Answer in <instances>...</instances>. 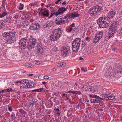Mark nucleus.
Listing matches in <instances>:
<instances>
[{
    "instance_id": "ddd939ff",
    "label": "nucleus",
    "mask_w": 122,
    "mask_h": 122,
    "mask_svg": "<svg viewBox=\"0 0 122 122\" xmlns=\"http://www.w3.org/2000/svg\"><path fill=\"white\" fill-rule=\"evenodd\" d=\"M116 12L113 10L109 11L107 14L108 17L110 19L113 18L115 16Z\"/></svg>"
},
{
    "instance_id": "bf43d9fd",
    "label": "nucleus",
    "mask_w": 122,
    "mask_h": 122,
    "mask_svg": "<svg viewBox=\"0 0 122 122\" xmlns=\"http://www.w3.org/2000/svg\"><path fill=\"white\" fill-rule=\"evenodd\" d=\"M117 73H122V69H121V70L120 71L119 70L117 71Z\"/></svg>"
},
{
    "instance_id": "aec40b11",
    "label": "nucleus",
    "mask_w": 122,
    "mask_h": 122,
    "mask_svg": "<svg viewBox=\"0 0 122 122\" xmlns=\"http://www.w3.org/2000/svg\"><path fill=\"white\" fill-rule=\"evenodd\" d=\"M88 88V90L90 92L91 91L92 92H95L97 91L96 89H95L94 87L92 86H89Z\"/></svg>"
},
{
    "instance_id": "dca6fc26",
    "label": "nucleus",
    "mask_w": 122,
    "mask_h": 122,
    "mask_svg": "<svg viewBox=\"0 0 122 122\" xmlns=\"http://www.w3.org/2000/svg\"><path fill=\"white\" fill-rule=\"evenodd\" d=\"M57 9L56 8L53 9V10L51 11L52 12L51 13V15L50 16V17H51L53 15H55L56 16L59 15V14H58V11H57Z\"/></svg>"
},
{
    "instance_id": "13d9d810",
    "label": "nucleus",
    "mask_w": 122,
    "mask_h": 122,
    "mask_svg": "<svg viewBox=\"0 0 122 122\" xmlns=\"http://www.w3.org/2000/svg\"><path fill=\"white\" fill-rule=\"evenodd\" d=\"M109 36L108 35L107 36H107H106L105 37H104V39L105 40H108L109 39H108V37H109Z\"/></svg>"
},
{
    "instance_id": "5701e85b",
    "label": "nucleus",
    "mask_w": 122,
    "mask_h": 122,
    "mask_svg": "<svg viewBox=\"0 0 122 122\" xmlns=\"http://www.w3.org/2000/svg\"><path fill=\"white\" fill-rule=\"evenodd\" d=\"M102 32H100L97 33L96 36L97 37H98L99 39H100L102 38Z\"/></svg>"
},
{
    "instance_id": "3c124183",
    "label": "nucleus",
    "mask_w": 122,
    "mask_h": 122,
    "mask_svg": "<svg viewBox=\"0 0 122 122\" xmlns=\"http://www.w3.org/2000/svg\"><path fill=\"white\" fill-rule=\"evenodd\" d=\"M34 103V102L33 101H32V102L31 101V102H30L29 103L30 105L31 106H32L33 105Z\"/></svg>"
},
{
    "instance_id": "f257e3e1",
    "label": "nucleus",
    "mask_w": 122,
    "mask_h": 122,
    "mask_svg": "<svg viewBox=\"0 0 122 122\" xmlns=\"http://www.w3.org/2000/svg\"><path fill=\"white\" fill-rule=\"evenodd\" d=\"M110 21L102 17L99 18L97 21V23L99 27L102 28L107 27L110 24Z\"/></svg>"
},
{
    "instance_id": "052dcab7",
    "label": "nucleus",
    "mask_w": 122,
    "mask_h": 122,
    "mask_svg": "<svg viewBox=\"0 0 122 122\" xmlns=\"http://www.w3.org/2000/svg\"><path fill=\"white\" fill-rule=\"evenodd\" d=\"M66 3V0L64 2L62 3V4L63 5H65Z\"/></svg>"
},
{
    "instance_id": "603ef678",
    "label": "nucleus",
    "mask_w": 122,
    "mask_h": 122,
    "mask_svg": "<svg viewBox=\"0 0 122 122\" xmlns=\"http://www.w3.org/2000/svg\"><path fill=\"white\" fill-rule=\"evenodd\" d=\"M8 110L9 111H11L12 110V108L11 107L9 106H8Z\"/></svg>"
},
{
    "instance_id": "c9c22d12",
    "label": "nucleus",
    "mask_w": 122,
    "mask_h": 122,
    "mask_svg": "<svg viewBox=\"0 0 122 122\" xmlns=\"http://www.w3.org/2000/svg\"><path fill=\"white\" fill-rule=\"evenodd\" d=\"M7 14L5 12H1V15L0 16V17H1V18L3 17Z\"/></svg>"
},
{
    "instance_id": "79ce46f5",
    "label": "nucleus",
    "mask_w": 122,
    "mask_h": 122,
    "mask_svg": "<svg viewBox=\"0 0 122 122\" xmlns=\"http://www.w3.org/2000/svg\"><path fill=\"white\" fill-rule=\"evenodd\" d=\"M61 1L60 0H58L55 3L56 4L59 5L61 3Z\"/></svg>"
},
{
    "instance_id": "6ab92c4d",
    "label": "nucleus",
    "mask_w": 122,
    "mask_h": 122,
    "mask_svg": "<svg viewBox=\"0 0 122 122\" xmlns=\"http://www.w3.org/2000/svg\"><path fill=\"white\" fill-rule=\"evenodd\" d=\"M12 31H10L7 33L5 32L3 34V36L6 38H8L10 36V33H11Z\"/></svg>"
},
{
    "instance_id": "4be33fe9",
    "label": "nucleus",
    "mask_w": 122,
    "mask_h": 122,
    "mask_svg": "<svg viewBox=\"0 0 122 122\" xmlns=\"http://www.w3.org/2000/svg\"><path fill=\"white\" fill-rule=\"evenodd\" d=\"M48 11L47 10H44V12H42L41 14L44 16L48 17L49 14Z\"/></svg>"
},
{
    "instance_id": "7ed1b4c3",
    "label": "nucleus",
    "mask_w": 122,
    "mask_h": 122,
    "mask_svg": "<svg viewBox=\"0 0 122 122\" xmlns=\"http://www.w3.org/2000/svg\"><path fill=\"white\" fill-rule=\"evenodd\" d=\"M81 40L80 38H76L73 41L72 45V50L73 52H77L79 50L80 46Z\"/></svg>"
},
{
    "instance_id": "20e7f679",
    "label": "nucleus",
    "mask_w": 122,
    "mask_h": 122,
    "mask_svg": "<svg viewBox=\"0 0 122 122\" xmlns=\"http://www.w3.org/2000/svg\"><path fill=\"white\" fill-rule=\"evenodd\" d=\"M61 51V55L64 57L68 56L70 53V47L68 46H63L62 48Z\"/></svg>"
},
{
    "instance_id": "2f4dec72",
    "label": "nucleus",
    "mask_w": 122,
    "mask_h": 122,
    "mask_svg": "<svg viewBox=\"0 0 122 122\" xmlns=\"http://www.w3.org/2000/svg\"><path fill=\"white\" fill-rule=\"evenodd\" d=\"M108 96L107 93H104L102 94V97L104 98L107 99Z\"/></svg>"
},
{
    "instance_id": "ea45409f",
    "label": "nucleus",
    "mask_w": 122,
    "mask_h": 122,
    "mask_svg": "<svg viewBox=\"0 0 122 122\" xmlns=\"http://www.w3.org/2000/svg\"><path fill=\"white\" fill-rule=\"evenodd\" d=\"M117 22L116 21H114L113 23L111 25V26H113V25H114L115 26V27H116L117 26Z\"/></svg>"
},
{
    "instance_id": "423d86ee",
    "label": "nucleus",
    "mask_w": 122,
    "mask_h": 122,
    "mask_svg": "<svg viewBox=\"0 0 122 122\" xmlns=\"http://www.w3.org/2000/svg\"><path fill=\"white\" fill-rule=\"evenodd\" d=\"M36 40L34 38H30L28 42L27 47L29 49H31L34 48L36 43Z\"/></svg>"
},
{
    "instance_id": "2eb2a0df",
    "label": "nucleus",
    "mask_w": 122,
    "mask_h": 122,
    "mask_svg": "<svg viewBox=\"0 0 122 122\" xmlns=\"http://www.w3.org/2000/svg\"><path fill=\"white\" fill-rule=\"evenodd\" d=\"M34 83L33 82L29 81L28 83L24 87L27 88H31L34 86Z\"/></svg>"
},
{
    "instance_id": "7c9ffc66",
    "label": "nucleus",
    "mask_w": 122,
    "mask_h": 122,
    "mask_svg": "<svg viewBox=\"0 0 122 122\" xmlns=\"http://www.w3.org/2000/svg\"><path fill=\"white\" fill-rule=\"evenodd\" d=\"M72 17H78L80 16V15L77 13H72Z\"/></svg>"
},
{
    "instance_id": "864d4df0",
    "label": "nucleus",
    "mask_w": 122,
    "mask_h": 122,
    "mask_svg": "<svg viewBox=\"0 0 122 122\" xmlns=\"http://www.w3.org/2000/svg\"><path fill=\"white\" fill-rule=\"evenodd\" d=\"M0 24H1L2 25H3V26H4L5 25V24L4 23V22L3 21H1L0 22Z\"/></svg>"
},
{
    "instance_id": "412c9836",
    "label": "nucleus",
    "mask_w": 122,
    "mask_h": 122,
    "mask_svg": "<svg viewBox=\"0 0 122 122\" xmlns=\"http://www.w3.org/2000/svg\"><path fill=\"white\" fill-rule=\"evenodd\" d=\"M115 34H117L116 33L111 32V33H110L109 34H108L109 37H108V39H109L111 37H114L115 36H117Z\"/></svg>"
},
{
    "instance_id": "338daca9",
    "label": "nucleus",
    "mask_w": 122,
    "mask_h": 122,
    "mask_svg": "<svg viewBox=\"0 0 122 122\" xmlns=\"http://www.w3.org/2000/svg\"><path fill=\"white\" fill-rule=\"evenodd\" d=\"M6 92H10V89H6Z\"/></svg>"
},
{
    "instance_id": "f8f14e48",
    "label": "nucleus",
    "mask_w": 122,
    "mask_h": 122,
    "mask_svg": "<svg viewBox=\"0 0 122 122\" xmlns=\"http://www.w3.org/2000/svg\"><path fill=\"white\" fill-rule=\"evenodd\" d=\"M38 54H40L42 53L43 51V50L42 46V44L41 43H40L37 46V49Z\"/></svg>"
},
{
    "instance_id": "9b49d317",
    "label": "nucleus",
    "mask_w": 122,
    "mask_h": 122,
    "mask_svg": "<svg viewBox=\"0 0 122 122\" xmlns=\"http://www.w3.org/2000/svg\"><path fill=\"white\" fill-rule=\"evenodd\" d=\"M95 9L96 10V11L98 15L101 12L102 10V7L99 5H96L93 6Z\"/></svg>"
},
{
    "instance_id": "c756f323",
    "label": "nucleus",
    "mask_w": 122,
    "mask_h": 122,
    "mask_svg": "<svg viewBox=\"0 0 122 122\" xmlns=\"http://www.w3.org/2000/svg\"><path fill=\"white\" fill-rule=\"evenodd\" d=\"M96 36H95V38L93 40V42L94 43H96L100 40V39H99L98 37H97Z\"/></svg>"
},
{
    "instance_id": "39448f33",
    "label": "nucleus",
    "mask_w": 122,
    "mask_h": 122,
    "mask_svg": "<svg viewBox=\"0 0 122 122\" xmlns=\"http://www.w3.org/2000/svg\"><path fill=\"white\" fill-rule=\"evenodd\" d=\"M15 32L12 31L11 33H10V36L6 41L7 43L11 44L16 41V36L15 35Z\"/></svg>"
},
{
    "instance_id": "774afa93",
    "label": "nucleus",
    "mask_w": 122,
    "mask_h": 122,
    "mask_svg": "<svg viewBox=\"0 0 122 122\" xmlns=\"http://www.w3.org/2000/svg\"><path fill=\"white\" fill-rule=\"evenodd\" d=\"M84 122H89V121L87 119H85L84 121Z\"/></svg>"
},
{
    "instance_id": "c03bdc74",
    "label": "nucleus",
    "mask_w": 122,
    "mask_h": 122,
    "mask_svg": "<svg viewBox=\"0 0 122 122\" xmlns=\"http://www.w3.org/2000/svg\"><path fill=\"white\" fill-rule=\"evenodd\" d=\"M68 93H72L74 94H76V92L75 91H69Z\"/></svg>"
},
{
    "instance_id": "473e14b6",
    "label": "nucleus",
    "mask_w": 122,
    "mask_h": 122,
    "mask_svg": "<svg viewBox=\"0 0 122 122\" xmlns=\"http://www.w3.org/2000/svg\"><path fill=\"white\" fill-rule=\"evenodd\" d=\"M54 110L55 112H57L56 114L58 115V116H59L61 114V112H59V109L58 108L56 109L55 108L54 109Z\"/></svg>"
},
{
    "instance_id": "8fccbe9b",
    "label": "nucleus",
    "mask_w": 122,
    "mask_h": 122,
    "mask_svg": "<svg viewBox=\"0 0 122 122\" xmlns=\"http://www.w3.org/2000/svg\"><path fill=\"white\" fill-rule=\"evenodd\" d=\"M76 93L75 94H81V92L80 91H76Z\"/></svg>"
},
{
    "instance_id": "37998d69",
    "label": "nucleus",
    "mask_w": 122,
    "mask_h": 122,
    "mask_svg": "<svg viewBox=\"0 0 122 122\" xmlns=\"http://www.w3.org/2000/svg\"><path fill=\"white\" fill-rule=\"evenodd\" d=\"M72 28L71 27H70L67 29V31L71 33Z\"/></svg>"
},
{
    "instance_id": "9d476101",
    "label": "nucleus",
    "mask_w": 122,
    "mask_h": 122,
    "mask_svg": "<svg viewBox=\"0 0 122 122\" xmlns=\"http://www.w3.org/2000/svg\"><path fill=\"white\" fill-rule=\"evenodd\" d=\"M40 26L39 24L38 23H34L30 25L29 29L33 30H37L39 28Z\"/></svg>"
},
{
    "instance_id": "72a5a7b5",
    "label": "nucleus",
    "mask_w": 122,
    "mask_h": 122,
    "mask_svg": "<svg viewBox=\"0 0 122 122\" xmlns=\"http://www.w3.org/2000/svg\"><path fill=\"white\" fill-rule=\"evenodd\" d=\"M24 5L21 3H20V4L19 7L18 9L20 10H22L23 9Z\"/></svg>"
},
{
    "instance_id": "4d7b16f0",
    "label": "nucleus",
    "mask_w": 122,
    "mask_h": 122,
    "mask_svg": "<svg viewBox=\"0 0 122 122\" xmlns=\"http://www.w3.org/2000/svg\"><path fill=\"white\" fill-rule=\"evenodd\" d=\"M25 80H23L20 81V83H22L23 84H24V81Z\"/></svg>"
},
{
    "instance_id": "a19ab883",
    "label": "nucleus",
    "mask_w": 122,
    "mask_h": 122,
    "mask_svg": "<svg viewBox=\"0 0 122 122\" xmlns=\"http://www.w3.org/2000/svg\"><path fill=\"white\" fill-rule=\"evenodd\" d=\"M87 42L85 41V40H83V41L82 42V44L83 45L85 46L87 44Z\"/></svg>"
},
{
    "instance_id": "393cba45",
    "label": "nucleus",
    "mask_w": 122,
    "mask_h": 122,
    "mask_svg": "<svg viewBox=\"0 0 122 122\" xmlns=\"http://www.w3.org/2000/svg\"><path fill=\"white\" fill-rule=\"evenodd\" d=\"M117 34H115L117 36H119L122 35V28L121 27V29H120L118 31Z\"/></svg>"
},
{
    "instance_id": "f704fd0d",
    "label": "nucleus",
    "mask_w": 122,
    "mask_h": 122,
    "mask_svg": "<svg viewBox=\"0 0 122 122\" xmlns=\"http://www.w3.org/2000/svg\"><path fill=\"white\" fill-rule=\"evenodd\" d=\"M66 16L69 19L72 18V13H69L66 15Z\"/></svg>"
},
{
    "instance_id": "1a4fd4ad",
    "label": "nucleus",
    "mask_w": 122,
    "mask_h": 122,
    "mask_svg": "<svg viewBox=\"0 0 122 122\" xmlns=\"http://www.w3.org/2000/svg\"><path fill=\"white\" fill-rule=\"evenodd\" d=\"M88 13L92 17L96 16L98 15L96 11V10L93 7L90 8L88 11Z\"/></svg>"
},
{
    "instance_id": "0eeeda50",
    "label": "nucleus",
    "mask_w": 122,
    "mask_h": 122,
    "mask_svg": "<svg viewBox=\"0 0 122 122\" xmlns=\"http://www.w3.org/2000/svg\"><path fill=\"white\" fill-rule=\"evenodd\" d=\"M27 40V38L26 37L22 38L21 39L19 42V46L21 49L25 48Z\"/></svg>"
},
{
    "instance_id": "b1692460",
    "label": "nucleus",
    "mask_w": 122,
    "mask_h": 122,
    "mask_svg": "<svg viewBox=\"0 0 122 122\" xmlns=\"http://www.w3.org/2000/svg\"><path fill=\"white\" fill-rule=\"evenodd\" d=\"M44 90V88H43L37 89L34 90H33L31 91L33 92H42Z\"/></svg>"
},
{
    "instance_id": "e2e57ef3",
    "label": "nucleus",
    "mask_w": 122,
    "mask_h": 122,
    "mask_svg": "<svg viewBox=\"0 0 122 122\" xmlns=\"http://www.w3.org/2000/svg\"><path fill=\"white\" fill-rule=\"evenodd\" d=\"M54 101L56 103H57V102H59V101L58 100H56V99H54Z\"/></svg>"
},
{
    "instance_id": "6e6552de",
    "label": "nucleus",
    "mask_w": 122,
    "mask_h": 122,
    "mask_svg": "<svg viewBox=\"0 0 122 122\" xmlns=\"http://www.w3.org/2000/svg\"><path fill=\"white\" fill-rule=\"evenodd\" d=\"M62 16L58 17L56 20V24L58 25H61L62 24H65V23L67 22L66 20L65 21V20H63L62 19Z\"/></svg>"
},
{
    "instance_id": "4468645a",
    "label": "nucleus",
    "mask_w": 122,
    "mask_h": 122,
    "mask_svg": "<svg viewBox=\"0 0 122 122\" xmlns=\"http://www.w3.org/2000/svg\"><path fill=\"white\" fill-rule=\"evenodd\" d=\"M66 9L64 7H63L59 8L58 10V13L59 15L60 14H62L66 11Z\"/></svg>"
},
{
    "instance_id": "a211bd4d",
    "label": "nucleus",
    "mask_w": 122,
    "mask_h": 122,
    "mask_svg": "<svg viewBox=\"0 0 122 122\" xmlns=\"http://www.w3.org/2000/svg\"><path fill=\"white\" fill-rule=\"evenodd\" d=\"M52 21L51 20H48L46 23V27H51L53 24Z\"/></svg>"
},
{
    "instance_id": "69168bd1",
    "label": "nucleus",
    "mask_w": 122,
    "mask_h": 122,
    "mask_svg": "<svg viewBox=\"0 0 122 122\" xmlns=\"http://www.w3.org/2000/svg\"><path fill=\"white\" fill-rule=\"evenodd\" d=\"M66 98L67 100L68 99H69L70 96H67V95L66 96Z\"/></svg>"
},
{
    "instance_id": "f03ea898",
    "label": "nucleus",
    "mask_w": 122,
    "mask_h": 122,
    "mask_svg": "<svg viewBox=\"0 0 122 122\" xmlns=\"http://www.w3.org/2000/svg\"><path fill=\"white\" fill-rule=\"evenodd\" d=\"M61 34L60 31L57 29H55L50 35V39L52 41L57 40L60 37Z\"/></svg>"
},
{
    "instance_id": "cd10ccee",
    "label": "nucleus",
    "mask_w": 122,
    "mask_h": 122,
    "mask_svg": "<svg viewBox=\"0 0 122 122\" xmlns=\"http://www.w3.org/2000/svg\"><path fill=\"white\" fill-rule=\"evenodd\" d=\"M107 99H109L110 100H112L113 99H112L113 97L112 95L110 93H107Z\"/></svg>"
},
{
    "instance_id": "a878e982",
    "label": "nucleus",
    "mask_w": 122,
    "mask_h": 122,
    "mask_svg": "<svg viewBox=\"0 0 122 122\" xmlns=\"http://www.w3.org/2000/svg\"><path fill=\"white\" fill-rule=\"evenodd\" d=\"M88 83H86L84 85H83V86L82 87V89L84 90H86L88 88V87H89L88 86Z\"/></svg>"
},
{
    "instance_id": "de8ad7c7",
    "label": "nucleus",
    "mask_w": 122,
    "mask_h": 122,
    "mask_svg": "<svg viewBox=\"0 0 122 122\" xmlns=\"http://www.w3.org/2000/svg\"><path fill=\"white\" fill-rule=\"evenodd\" d=\"M29 81L25 79L24 81V84L25 85V84H27L29 82Z\"/></svg>"
},
{
    "instance_id": "bb28decb",
    "label": "nucleus",
    "mask_w": 122,
    "mask_h": 122,
    "mask_svg": "<svg viewBox=\"0 0 122 122\" xmlns=\"http://www.w3.org/2000/svg\"><path fill=\"white\" fill-rule=\"evenodd\" d=\"M91 102L92 103L96 102L99 103L100 102V100L96 99H91Z\"/></svg>"
},
{
    "instance_id": "680f3d73",
    "label": "nucleus",
    "mask_w": 122,
    "mask_h": 122,
    "mask_svg": "<svg viewBox=\"0 0 122 122\" xmlns=\"http://www.w3.org/2000/svg\"><path fill=\"white\" fill-rule=\"evenodd\" d=\"M74 23L72 24L71 25V27H71L72 28V27H74Z\"/></svg>"
},
{
    "instance_id": "0e129e2a",
    "label": "nucleus",
    "mask_w": 122,
    "mask_h": 122,
    "mask_svg": "<svg viewBox=\"0 0 122 122\" xmlns=\"http://www.w3.org/2000/svg\"><path fill=\"white\" fill-rule=\"evenodd\" d=\"M3 26L0 23V29H1L2 27Z\"/></svg>"
},
{
    "instance_id": "5fc2aeb1",
    "label": "nucleus",
    "mask_w": 122,
    "mask_h": 122,
    "mask_svg": "<svg viewBox=\"0 0 122 122\" xmlns=\"http://www.w3.org/2000/svg\"><path fill=\"white\" fill-rule=\"evenodd\" d=\"M89 38L88 37H87L85 38L84 40H85V41H88V40H89Z\"/></svg>"
},
{
    "instance_id": "e433bc0d",
    "label": "nucleus",
    "mask_w": 122,
    "mask_h": 122,
    "mask_svg": "<svg viewBox=\"0 0 122 122\" xmlns=\"http://www.w3.org/2000/svg\"><path fill=\"white\" fill-rule=\"evenodd\" d=\"M26 66L28 67H32L33 66L32 64L30 63L27 64Z\"/></svg>"
},
{
    "instance_id": "4c0bfd02",
    "label": "nucleus",
    "mask_w": 122,
    "mask_h": 122,
    "mask_svg": "<svg viewBox=\"0 0 122 122\" xmlns=\"http://www.w3.org/2000/svg\"><path fill=\"white\" fill-rule=\"evenodd\" d=\"M23 24L25 26H26L29 24V23L27 21H24L23 22Z\"/></svg>"
},
{
    "instance_id": "6e6d98bb",
    "label": "nucleus",
    "mask_w": 122,
    "mask_h": 122,
    "mask_svg": "<svg viewBox=\"0 0 122 122\" xmlns=\"http://www.w3.org/2000/svg\"><path fill=\"white\" fill-rule=\"evenodd\" d=\"M49 77L47 76H44L43 77V78L45 79H47L49 78Z\"/></svg>"
},
{
    "instance_id": "58836bf2",
    "label": "nucleus",
    "mask_w": 122,
    "mask_h": 122,
    "mask_svg": "<svg viewBox=\"0 0 122 122\" xmlns=\"http://www.w3.org/2000/svg\"><path fill=\"white\" fill-rule=\"evenodd\" d=\"M41 61H35V64L36 65H39L41 63Z\"/></svg>"
},
{
    "instance_id": "f3484780",
    "label": "nucleus",
    "mask_w": 122,
    "mask_h": 122,
    "mask_svg": "<svg viewBox=\"0 0 122 122\" xmlns=\"http://www.w3.org/2000/svg\"><path fill=\"white\" fill-rule=\"evenodd\" d=\"M110 28H109V30L111 31V32L116 33L117 31L115 26L113 25V26H110Z\"/></svg>"
},
{
    "instance_id": "09e8293b",
    "label": "nucleus",
    "mask_w": 122,
    "mask_h": 122,
    "mask_svg": "<svg viewBox=\"0 0 122 122\" xmlns=\"http://www.w3.org/2000/svg\"><path fill=\"white\" fill-rule=\"evenodd\" d=\"M67 16H65V17L63 18H62V19H63V20H64V19H65L66 20H65V21H66V20L67 21V20H68V18L66 17Z\"/></svg>"
},
{
    "instance_id": "49530a36",
    "label": "nucleus",
    "mask_w": 122,
    "mask_h": 122,
    "mask_svg": "<svg viewBox=\"0 0 122 122\" xmlns=\"http://www.w3.org/2000/svg\"><path fill=\"white\" fill-rule=\"evenodd\" d=\"M93 96H94L93 98H97L98 99L100 97L99 96H97L96 95H94Z\"/></svg>"
},
{
    "instance_id": "c85d7f7f",
    "label": "nucleus",
    "mask_w": 122,
    "mask_h": 122,
    "mask_svg": "<svg viewBox=\"0 0 122 122\" xmlns=\"http://www.w3.org/2000/svg\"><path fill=\"white\" fill-rule=\"evenodd\" d=\"M57 66L58 67L61 66L63 67L65 66V64L64 63H58L57 64Z\"/></svg>"
},
{
    "instance_id": "a18cd8bd",
    "label": "nucleus",
    "mask_w": 122,
    "mask_h": 122,
    "mask_svg": "<svg viewBox=\"0 0 122 122\" xmlns=\"http://www.w3.org/2000/svg\"><path fill=\"white\" fill-rule=\"evenodd\" d=\"M81 70L83 71L84 72H85L87 71V70L86 68H84L83 67H82L81 68Z\"/></svg>"
}]
</instances>
